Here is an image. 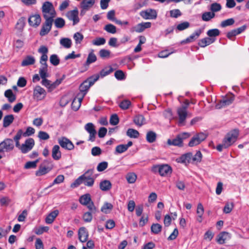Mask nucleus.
Segmentation results:
<instances>
[{
  "instance_id": "nucleus-1",
  "label": "nucleus",
  "mask_w": 249,
  "mask_h": 249,
  "mask_svg": "<svg viewBox=\"0 0 249 249\" xmlns=\"http://www.w3.org/2000/svg\"><path fill=\"white\" fill-rule=\"evenodd\" d=\"M94 171V169H90L87 170L71 184V187H77L82 183L85 186L92 187L94 183V178L92 177Z\"/></svg>"
},
{
  "instance_id": "nucleus-2",
  "label": "nucleus",
  "mask_w": 249,
  "mask_h": 249,
  "mask_svg": "<svg viewBox=\"0 0 249 249\" xmlns=\"http://www.w3.org/2000/svg\"><path fill=\"white\" fill-rule=\"evenodd\" d=\"M238 135L239 131L237 129H234L228 133L224 138L222 143L217 145L216 149L221 152L223 149L228 148L236 141Z\"/></svg>"
},
{
  "instance_id": "nucleus-3",
  "label": "nucleus",
  "mask_w": 249,
  "mask_h": 249,
  "mask_svg": "<svg viewBox=\"0 0 249 249\" xmlns=\"http://www.w3.org/2000/svg\"><path fill=\"white\" fill-rule=\"evenodd\" d=\"M42 16L45 20L54 21L56 16V12L53 4L49 1H45L41 7Z\"/></svg>"
},
{
  "instance_id": "nucleus-4",
  "label": "nucleus",
  "mask_w": 249,
  "mask_h": 249,
  "mask_svg": "<svg viewBox=\"0 0 249 249\" xmlns=\"http://www.w3.org/2000/svg\"><path fill=\"white\" fill-rule=\"evenodd\" d=\"M99 78L98 74L92 75L89 78L85 80L81 83L79 86V89L80 92L77 94L79 96L82 97L83 98L86 95L89 88L94 84Z\"/></svg>"
},
{
  "instance_id": "nucleus-5",
  "label": "nucleus",
  "mask_w": 249,
  "mask_h": 249,
  "mask_svg": "<svg viewBox=\"0 0 249 249\" xmlns=\"http://www.w3.org/2000/svg\"><path fill=\"white\" fill-rule=\"evenodd\" d=\"M15 147L14 141L9 138L4 139L0 143V160L5 157L6 153H9Z\"/></svg>"
},
{
  "instance_id": "nucleus-6",
  "label": "nucleus",
  "mask_w": 249,
  "mask_h": 249,
  "mask_svg": "<svg viewBox=\"0 0 249 249\" xmlns=\"http://www.w3.org/2000/svg\"><path fill=\"white\" fill-rule=\"evenodd\" d=\"M151 171L154 173H159L162 177L167 176L172 173V169L168 164H156L151 168Z\"/></svg>"
},
{
  "instance_id": "nucleus-7",
  "label": "nucleus",
  "mask_w": 249,
  "mask_h": 249,
  "mask_svg": "<svg viewBox=\"0 0 249 249\" xmlns=\"http://www.w3.org/2000/svg\"><path fill=\"white\" fill-rule=\"evenodd\" d=\"M190 136V134L187 132H184L178 134L175 138L173 139H169L167 140V143L169 145H173L178 147H182L183 145V141Z\"/></svg>"
},
{
  "instance_id": "nucleus-8",
  "label": "nucleus",
  "mask_w": 249,
  "mask_h": 249,
  "mask_svg": "<svg viewBox=\"0 0 249 249\" xmlns=\"http://www.w3.org/2000/svg\"><path fill=\"white\" fill-rule=\"evenodd\" d=\"M79 202L81 204L86 206L89 210H91V212L97 211L96 207L91 201L90 195L89 194L82 196L79 198Z\"/></svg>"
},
{
  "instance_id": "nucleus-9",
  "label": "nucleus",
  "mask_w": 249,
  "mask_h": 249,
  "mask_svg": "<svg viewBox=\"0 0 249 249\" xmlns=\"http://www.w3.org/2000/svg\"><path fill=\"white\" fill-rule=\"evenodd\" d=\"M208 134L204 132H199L195 134L191 139L188 143L190 147H193L200 144L207 137Z\"/></svg>"
},
{
  "instance_id": "nucleus-10",
  "label": "nucleus",
  "mask_w": 249,
  "mask_h": 249,
  "mask_svg": "<svg viewBox=\"0 0 249 249\" xmlns=\"http://www.w3.org/2000/svg\"><path fill=\"white\" fill-rule=\"evenodd\" d=\"M78 14V9L75 7L73 10L68 11L66 14V16L69 20L72 21L73 25H75L78 23L80 21Z\"/></svg>"
},
{
  "instance_id": "nucleus-11",
  "label": "nucleus",
  "mask_w": 249,
  "mask_h": 249,
  "mask_svg": "<svg viewBox=\"0 0 249 249\" xmlns=\"http://www.w3.org/2000/svg\"><path fill=\"white\" fill-rule=\"evenodd\" d=\"M35 145V141L33 138H28L24 143L21 145L20 150L22 153L25 154L31 151Z\"/></svg>"
},
{
  "instance_id": "nucleus-12",
  "label": "nucleus",
  "mask_w": 249,
  "mask_h": 249,
  "mask_svg": "<svg viewBox=\"0 0 249 249\" xmlns=\"http://www.w3.org/2000/svg\"><path fill=\"white\" fill-rule=\"evenodd\" d=\"M46 92L45 90L39 86H36L34 89L33 96L34 99L37 100H42L45 97Z\"/></svg>"
},
{
  "instance_id": "nucleus-13",
  "label": "nucleus",
  "mask_w": 249,
  "mask_h": 249,
  "mask_svg": "<svg viewBox=\"0 0 249 249\" xmlns=\"http://www.w3.org/2000/svg\"><path fill=\"white\" fill-rule=\"evenodd\" d=\"M140 16L144 19H155L157 17V13L156 10L149 9L143 10L140 13Z\"/></svg>"
},
{
  "instance_id": "nucleus-14",
  "label": "nucleus",
  "mask_w": 249,
  "mask_h": 249,
  "mask_svg": "<svg viewBox=\"0 0 249 249\" xmlns=\"http://www.w3.org/2000/svg\"><path fill=\"white\" fill-rule=\"evenodd\" d=\"M85 129L89 134V141L94 142L95 140L96 131L94 124L91 123H89L85 125Z\"/></svg>"
},
{
  "instance_id": "nucleus-15",
  "label": "nucleus",
  "mask_w": 249,
  "mask_h": 249,
  "mask_svg": "<svg viewBox=\"0 0 249 249\" xmlns=\"http://www.w3.org/2000/svg\"><path fill=\"white\" fill-rule=\"evenodd\" d=\"M177 114L178 116V123L179 125H184L187 116V110L183 108L178 107L177 109Z\"/></svg>"
},
{
  "instance_id": "nucleus-16",
  "label": "nucleus",
  "mask_w": 249,
  "mask_h": 249,
  "mask_svg": "<svg viewBox=\"0 0 249 249\" xmlns=\"http://www.w3.org/2000/svg\"><path fill=\"white\" fill-rule=\"evenodd\" d=\"M231 234L228 232L223 231L220 232L217 236L216 241L219 244H223L226 240L230 239Z\"/></svg>"
},
{
  "instance_id": "nucleus-17",
  "label": "nucleus",
  "mask_w": 249,
  "mask_h": 249,
  "mask_svg": "<svg viewBox=\"0 0 249 249\" xmlns=\"http://www.w3.org/2000/svg\"><path fill=\"white\" fill-rule=\"evenodd\" d=\"M234 99V96L233 94L231 95L229 97H226L220 102V104L216 105V109H220L224 106H228L231 104Z\"/></svg>"
},
{
  "instance_id": "nucleus-18",
  "label": "nucleus",
  "mask_w": 249,
  "mask_h": 249,
  "mask_svg": "<svg viewBox=\"0 0 249 249\" xmlns=\"http://www.w3.org/2000/svg\"><path fill=\"white\" fill-rule=\"evenodd\" d=\"M41 21V17L38 14L31 16L28 19L29 24L32 26H38L40 24Z\"/></svg>"
},
{
  "instance_id": "nucleus-19",
  "label": "nucleus",
  "mask_w": 249,
  "mask_h": 249,
  "mask_svg": "<svg viewBox=\"0 0 249 249\" xmlns=\"http://www.w3.org/2000/svg\"><path fill=\"white\" fill-rule=\"evenodd\" d=\"M151 26V23L150 22H142L138 24L133 27L134 31L137 33H141L145 29L149 28Z\"/></svg>"
},
{
  "instance_id": "nucleus-20",
  "label": "nucleus",
  "mask_w": 249,
  "mask_h": 249,
  "mask_svg": "<svg viewBox=\"0 0 249 249\" xmlns=\"http://www.w3.org/2000/svg\"><path fill=\"white\" fill-rule=\"evenodd\" d=\"M89 234L85 227H81L78 231V239L81 242H85L87 241Z\"/></svg>"
},
{
  "instance_id": "nucleus-21",
  "label": "nucleus",
  "mask_w": 249,
  "mask_h": 249,
  "mask_svg": "<svg viewBox=\"0 0 249 249\" xmlns=\"http://www.w3.org/2000/svg\"><path fill=\"white\" fill-rule=\"evenodd\" d=\"M53 21L45 20V23L42 25L40 35L44 36L47 35L51 30Z\"/></svg>"
},
{
  "instance_id": "nucleus-22",
  "label": "nucleus",
  "mask_w": 249,
  "mask_h": 249,
  "mask_svg": "<svg viewBox=\"0 0 249 249\" xmlns=\"http://www.w3.org/2000/svg\"><path fill=\"white\" fill-rule=\"evenodd\" d=\"M201 33L200 30H197L195 32L190 36L188 37L181 41V43L185 44L192 42L197 38Z\"/></svg>"
},
{
  "instance_id": "nucleus-23",
  "label": "nucleus",
  "mask_w": 249,
  "mask_h": 249,
  "mask_svg": "<svg viewBox=\"0 0 249 249\" xmlns=\"http://www.w3.org/2000/svg\"><path fill=\"white\" fill-rule=\"evenodd\" d=\"M83 98L82 97H80L77 95V96L73 99L71 107L73 110L76 111L80 108L81 103Z\"/></svg>"
},
{
  "instance_id": "nucleus-24",
  "label": "nucleus",
  "mask_w": 249,
  "mask_h": 249,
  "mask_svg": "<svg viewBox=\"0 0 249 249\" xmlns=\"http://www.w3.org/2000/svg\"><path fill=\"white\" fill-rule=\"evenodd\" d=\"M133 122L136 125L139 127L142 126L146 123L144 116L141 114L136 115L134 117Z\"/></svg>"
},
{
  "instance_id": "nucleus-25",
  "label": "nucleus",
  "mask_w": 249,
  "mask_h": 249,
  "mask_svg": "<svg viewBox=\"0 0 249 249\" xmlns=\"http://www.w3.org/2000/svg\"><path fill=\"white\" fill-rule=\"evenodd\" d=\"M58 213L59 212L57 210L52 212L46 217L45 222L48 224H52Z\"/></svg>"
},
{
  "instance_id": "nucleus-26",
  "label": "nucleus",
  "mask_w": 249,
  "mask_h": 249,
  "mask_svg": "<svg viewBox=\"0 0 249 249\" xmlns=\"http://www.w3.org/2000/svg\"><path fill=\"white\" fill-rule=\"evenodd\" d=\"M215 40V38L210 37H205L200 39L198 42V45L201 47H205L207 45H209Z\"/></svg>"
},
{
  "instance_id": "nucleus-27",
  "label": "nucleus",
  "mask_w": 249,
  "mask_h": 249,
  "mask_svg": "<svg viewBox=\"0 0 249 249\" xmlns=\"http://www.w3.org/2000/svg\"><path fill=\"white\" fill-rule=\"evenodd\" d=\"M100 189L103 191H107L111 188L112 184L109 180H104L100 183Z\"/></svg>"
},
{
  "instance_id": "nucleus-28",
  "label": "nucleus",
  "mask_w": 249,
  "mask_h": 249,
  "mask_svg": "<svg viewBox=\"0 0 249 249\" xmlns=\"http://www.w3.org/2000/svg\"><path fill=\"white\" fill-rule=\"evenodd\" d=\"M95 0H82L80 3V8L89 10L95 3Z\"/></svg>"
},
{
  "instance_id": "nucleus-29",
  "label": "nucleus",
  "mask_w": 249,
  "mask_h": 249,
  "mask_svg": "<svg viewBox=\"0 0 249 249\" xmlns=\"http://www.w3.org/2000/svg\"><path fill=\"white\" fill-rule=\"evenodd\" d=\"M14 120V115L12 114L7 115L4 116L3 120V126L5 128L8 127Z\"/></svg>"
},
{
  "instance_id": "nucleus-30",
  "label": "nucleus",
  "mask_w": 249,
  "mask_h": 249,
  "mask_svg": "<svg viewBox=\"0 0 249 249\" xmlns=\"http://www.w3.org/2000/svg\"><path fill=\"white\" fill-rule=\"evenodd\" d=\"M35 59L34 56L28 55L25 57L21 62L22 66H27L33 65L35 62Z\"/></svg>"
},
{
  "instance_id": "nucleus-31",
  "label": "nucleus",
  "mask_w": 249,
  "mask_h": 249,
  "mask_svg": "<svg viewBox=\"0 0 249 249\" xmlns=\"http://www.w3.org/2000/svg\"><path fill=\"white\" fill-rule=\"evenodd\" d=\"M52 157L55 160L59 159L61 157V152L59 150V146L57 145H54L53 148Z\"/></svg>"
},
{
  "instance_id": "nucleus-32",
  "label": "nucleus",
  "mask_w": 249,
  "mask_h": 249,
  "mask_svg": "<svg viewBox=\"0 0 249 249\" xmlns=\"http://www.w3.org/2000/svg\"><path fill=\"white\" fill-rule=\"evenodd\" d=\"M97 212H91V210H89L88 212L85 213L83 215L84 221L87 223L91 222L92 219V214H95Z\"/></svg>"
},
{
  "instance_id": "nucleus-33",
  "label": "nucleus",
  "mask_w": 249,
  "mask_h": 249,
  "mask_svg": "<svg viewBox=\"0 0 249 249\" xmlns=\"http://www.w3.org/2000/svg\"><path fill=\"white\" fill-rule=\"evenodd\" d=\"M157 134L156 133L152 131H148L146 136V141L149 143H153L156 140Z\"/></svg>"
},
{
  "instance_id": "nucleus-34",
  "label": "nucleus",
  "mask_w": 249,
  "mask_h": 249,
  "mask_svg": "<svg viewBox=\"0 0 249 249\" xmlns=\"http://www.w3.org/2000/svg\"><path fill=\"white\" fill-rule=\"evenodd\" d=\"M4 96L8 99L10 103L14 102L16 99V96L14 94L11 89H7L4 92Z\"/></svg>"
},
{
  "instance_id": "nucleus-35",
  "label": "nucleus",
  "mask_w": 249,
  "mask_h": 249,
  "mask_svg": "<svg viewBox=\"0 0 249 249\" xmlns=\"http://www.w3.org/2000/svg\"><path fill=\"white\" fill-rule=\"evenodd\" d=\"M74 146L72 142L68 139L63 137V148L68 150H72Z\"/></svg>"
},
{
  "instance_id": "nucleus-36",
  "label": "nucleus",
  "mask_w": 249,
  "mask_h": 249,
  "mask_svg": "<svg viewBox=\"0 0 249 249\" xmlns=\"http://www.w3.org/2000/svg\"><path fill=\"white\" fill-rule=\"evenodd\" d=\"M162 229V226L158 223L153 224L151 227V232L155 234L160 233Z\"/></svg>"
},
{
  "instance_id": "nucleus-37",
  "label": "nucleus",
  "mask_w": 249,
  "mask_h": 249,
  "mask_svg": "<svg viewBox=\"0 0 249 249\" xmlns=\"http://www.w3.org/2000/svg\"><path fill=\"white\" fill-rule=\"evenodd\" d=\"M127 136L132 138H137L139 136V132L133 128H129L126 131Z\"/></svg>"
},
{
  "instance_id": "nucleus-38",
  "label": "nucleus",
  "mask_w": 249,
  "mask_h": 249,
  "mask_svg": "<svg viewBox=\"0 0 249 249\" xmlns=\"http://www.w3.org/2000/svg\"><path fill=\"white\" fill-rule=\"evenodd\" d=\"M215 17V14L210 12H206L202 15V19L205 21H208Z\"/></svg>"
},
{
  "instance_id": "nucleus-39",
  "label": "nucleus",
  "mask_w": 249,
  "mask_h": 249,
  "mask_svg": "<svg viewBox=\"0 0 249 249\" xmlns=\"http://www.w3.org/2000/svg\"><path fill=\"white\" fill-rule=\"evenodd\" d=\"M97 60L96 55L93 53V51L90 52L88 56V58L86 62L87 65H89L91 63L95 62Z\"/></svg>"
},
{
  "instance_id": "nucleus-40",
  "label": "nucleus",
  "mask_w": 249,
  "mask_h": 249,
  "mask_svg": "<svg viewBox=\"0 0 249 249\" xmlns=\"http://www.w3.org/2000/svg\"><path fill=\"white\" fill-rule=\"evenodd\" d=\"M113 68L109 66L102 69L100 71V74L98 75H99V76H101L102 77H104L111 73L112 72H113Z\"/></svg>"
},
{
  "instance_id": "nucleus-41",
  "label": "nucleus",
  "mask_w": 249,
  "mask_h": 249,
  "mask_svg": "<svg viewBox=\"0 0 249 249\" xmlns=\"http://www.w3.org/2000/svg\"><path fill=\"white\" fill-rule=\"evenodd\" d=\"M47 71L48 65H41V68L39 69V74L42 79H44V78H46V77L48 76Z\"/></svg>"
},
{
  "instance_id": "nucleus-42",
  "label": "nucleus",
  "mask_w": 249,
  "mask_h": 249,
  "mask_svg": "<svg viewBox=\"0 0 249 249\" xmlns=\"http://www.w3.org/2000/svg\"><path fill=\"white\" fill-rule=\"evenodd\" d=\"M104 29L109 33L115 34L117 32L116 27L112 24H108L105 26Z\"/></svg>"
},
{
  "instance_id": "nucleus-43",
  "label": "nucleus",
  "mask_w": 249,
  "mask_h": 249,
  "mask_svg": "<svg viewBox=\"0 0 249 249\" xmlns=\"http://www.w3.org/2000/svg\"><path fill=\"white\" fill-rule=\"evenodd\" d=\"M112 208L113 205L111 203L106 202L102 207L101 211L105 213H108Z\"/></svg>"
},
{
  "instance_id": "nucleus-44",
  "label": "nucleus",
  "mask_w": 249,
  "mask_h": 249,
  "mask_svg": "<svg viewBox=\"0 0 249 249\" xmlns=\"http://www.w3.org/2000/svg\"><path fill=\"white\" fill-rule=\"evenodd\" d=\"M190 27V23L188 21H184L178 24L176 27V30L181 31L185 30Z\"/></svg>"
},
{
  "instance_id": "nucleus-45",
  "label": "nucleus",
  "mask_w": 249,
  "mask_h": 249,
  "mask_svg": "<svg viewBox=\"0 0 249 249\" xmlns=\"http://www.w3.org/2000/svg\"><path fill=\"white\" fill-rule=\"evenodd\" d=\"M106 43V39L104 37H96L92 41V44L95 46H101L104 45Z\"/></svg>"
},
{
  "instance_id": "nucleus-46",
  "label": "nucleus",
  "mask_w": 249,
  "mask_h": 249,
  "mask_svg": "<svg viewBox=\"0 0 249 249\" xmlns=\"http://www.w3.org/2000/svg\"><path fill=\"white\" fill-rule=\"evenodd\" d=\"M49 171L48 168L45 166L41 165L38 170L36 171V176H41L47 174Z\"/></svg>"
},
{
  "instance_id": "nucleus-47",
  "label": "nucleus",
  "mask_w": 249,
  "mask_h": 249,
  "mask_svg": "<svg viewBox=\"0 0 249 249\" xmlns=\"http://www.w3.org/2000/svg\"><path fill=\"white\" fill-rule=\"evenodd\" d=\"M127 181L129 183H134L137 179V176L134 173H129L126 176Z\"/></svg>"
},
{
  "instance_id": "nucleus-48",
  "label": "nucleus",
  "mask_w": 249,
  "mask_h": 249,
  "mask_svg": "<svg viewBox=\"0 0 249 249\" xmlns=\"http://www.w3.org/2000/svg\"><path fill=\"white\" fill-rule=\"evenodd\" d=\"M207 35L211 38L218 36L220 35V31L217 29H213L208 30Z\"/></svg>"
},
{
  "instance_id": "nucleus-49",
  "label": "nucleus",
  "mask_w": 249,
  "mask_h": 249,
  "mask_svg": "<svg viewBox=\"0 0 249 249\" xmlns=\"http://www.w3.org/2000/svg\"><path fill=\"white\" fill-rule=\"evenodd\" d=\"M234 22L235 21L233 18H228L226 20L222 21L220 25L222 27H226L227 26L233 25Z\"/></svg>"
},
{
  "instance_id": "nucleus-50",
  "label": "nucleus",
  "mask_w": 249,
  "mask_h": 249,
  "mask_svg": "<svg viewBox=\"0 0 249 249\" xmlns=\"http://www.w3.org/2000/svg\"><path fill=\"white\" fill-rule=\"evenodd\" d=\"M50 62L53 66H57L59 64L60 60L56 54H53L50 58Z\"/></svg>"
},
{
  "instance_id": "nucleus-51",
  "label": "nucleus",
  "mask_w": 249,
  "mask_h": 249,
  "mask_svg": "<svg viewBox=\"0 0 249 249\" xmlns=\"http://www.w3.org/2000/svg\"><path fill=\"white\" fill-rule=\"evenodd\" d=\"M73 38L76 44H80L84 38L83 35L79 32H76L73 36Z\"/></svg>"
},
{
  "instance_id": "nucleus-52",
  "label": "nucleus",
  "mask_w": 249,
  "mask_h": 249,
  "mask_svg": "<svg viewBox=\"0 0 249 249\" xmlns=\"http://www.w3.org/2000/svg\"><path fill=\"white\" fill-rule=\"evenodd\" d=\"M221 9V6L219 3L214 2L211 5L210 10L212 13H214V12L219 11Z\"/></svg>"
},
{
  "instance_id": "nucleus-53",
  "label": "nucleus",
  "mask_w": 249,
  "mask_h": 249,
  "mask_svg": "<svg viewBox=\"0 0 249 249\" xmlns=\"http://www.w3.org/2000/svg\"><path fill=\"white\" fill-rule=\"evenodd\" d=\"M202 155L200 151H198L196 152V154L193 156L192 158V162H195L196 163L200 162L202 160Z\"/></svg>"
},
{
  "instance_id": "nucleus-54",
  "label": "nucleus",
  "mask_w": 249,
  "mask_h": 249,
  "mask_svg": "<svg viewBox=\"0 0 249 249\" xmlns=\"http://www.w3.org/2000/svg\"><path fill=\"white\" fill-rule=\"evenodd\" d=\"M100 56L102 58H108L110 54V52L106 49H101L99 52Z\"/></svg>"
},
{
  "instance_id": "nucleus-55",
  "label": "nucleus",
  "mask_w": 249,
  "mask_h": 249,
  "mask_svg": "<svg viewBox=\"0 0 249 249\" xmlns=\"http://www.w3.org/2000/svg\"><path fill=\"white\" fill-rule=\"evenodd\" d=\"M233 207L234 204L232 202L231 203H227L224 207L223 212L225 213H230L233 209Z\"/></svg>"
},
{
  "instance_id": "nucleus-56",
  "label": "nucleus",
  "mask_w": 249,
  "mask_h": 249,
  "mask_svg": "<svg viewBox=\"0 0 249 249\" xmlns=\"http://www.w3.org/2000/svg\"><path fill=\"white\" fill-rule=\"evenodd\" d=\"M170 17L174 18H178L181 16L182 13L179 9H176L170 11Z\"/></svg>"
},
{
  "instance_id": "nucleus-57",
  "label": "nucleus",
  "mask_w": 249,
  "mask_h": 249,
  "mask_svg": "<svg viewBox=\"0 0 249 249\" xmlns=\"http://www.w3.org/2000/svg\"><path fill=\"white\" fill-rule=\"evenodd\" d=\"M108 163L107 161H103L98 164L97 170L99 172H102L107 168Z\"/></svg>"
},
{
  "instance_id": "nucleus-58",
  "label": "nucleus",
  "mask_w": 249,
  "mask_h": 249,
  "mask_svg": "<svg viewBox=\"0 0 249 249\" xmlns=\"http://www.w3.org/2000/svg\"><path fill=\"white\" fill-rule=\"evenodd\" d=\"M38 162V160H36L33 161H28L25 164L24 167L26 169L35 168L36 166V164Z\"/></svg>"
},
{
  "instance_id": "nucleus-59",
  "label": "nucleus",
  "mask_w": 249,
  "mask_h": 249,
  "mask_svg": "<svg viewBox=\"0 0 249 249\" xmlns=\"http://www.w3.org/2000/svg\"><path fill=\"white\" fill-rule=\"evenodd\" d=\"M119 119L117 114H115L111 116L109 123L111 124L115 125L119 123Z\"/></svg>"
},
{
  "instance_id": "nucleus-60",
  "label": "nucleus",
  "mask_w": 249,
  "mask_h": 249,
  "mask_svg": "<svg viewBox=\"0 0 249 249\" xmlns=\"http://www.w3.org/2000/svg\"><path fill=\"white\" fill-rule=\"evenodd\" d=\"M127 149L124 144H120L117 145L115 148V154H121L126 151Z\"/></svg>"
},
{
  "instance_id": "nucleus-61",
  "label": "nucleus",
  "mask_w": 249,
  "mask_h": 249,
  "mask_svg": "<svg viewBox=\"0 0 249 249\" xmlns=\"http://www.w3.org/2000/svg\"><path fill=\"white\" fill-rule=\"evenodd\" d=\"M26 18L24 17L20 18L16 24V27L19 29H22L25 25Z\"/></svg>"
},
{
  "instance_id": "nucleus-62",
  "label": "nucleus",
  "mask_w": 249,
  "mask_h": 249,
  "mask_svg": "<svg viewBox=\"0 0 249 249\" xmlns=\"http://www.w3.org/2000/svg\"><path fill=\"white\" fill-rule=\"evenodd\" d=\"M131 104L130 101L127 100H124L121 102L119 107L123 109H126L128 108L129 107Z\"/></svg>"
},
{
  "instance_id": "nucleus-63",
  "label": "nucleus",
  "mask_w": 249,
  "mask_h": 249,
  "mask_svg": "<svg viewBox=\"0 0 249 249\" xmlns=\"http://www.w3.org/2000/svg\"><path fill=\"white\" fill-rule=\"evenodd\" d=\"M115 77L118 80H123L125 78L124 72L121 70H117L114 74Z\"/></svg>"
},
{
  "instance_id": "nucleus-64",
  "label": "nucleus",
  "mask_w": 249,
  "mask_h": 249,
  "mask_svg": "<svg viewBox=\"0 0 249 249\" xmlns=\"http://www.w3.org/2000/svg\"><path fill=\"white\" fill-rule=\"evenodd\" d=\"M38 137L42 140H47L49 139V135L46 132L40 131L38 132Z\"/></svg>"
}]
</instances>
